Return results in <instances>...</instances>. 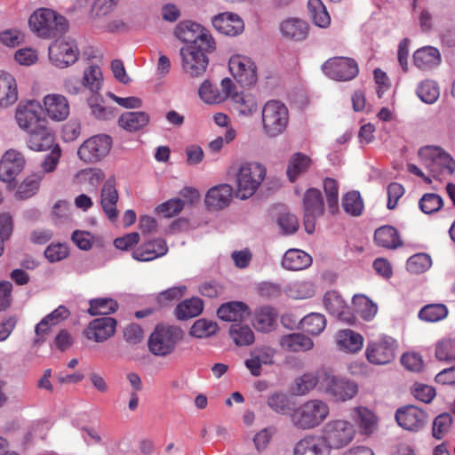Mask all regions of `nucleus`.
I'll return each mask as SVG.
<instances>
[{
  "label": "nucleus",
  "mask_w": 455,
  "mask_h": 455,
  "mask_svg": "<svg viewBox=\"0 0 455 455\" xmlns=\"http://www.w3.org/2000/svg\"><path fill=\"white\" fill-rule=\"evenodd\" d=\"M41 110L42 105L38 101L30 100L20 103L15 111L16 122L28 134V146L34 151L48 150L54 142L52 131Z\"/></svg>",
  "instance_id": "f257e3e1"
},
{
  "label": "nucleus",
  "mask_w": 455,
  "mask_h": 455,
  "mask_svg": "<svg viewBox=\"0 0 455 455\" xmlns=\"http://www.w3.org/2000/svg\"><path fill=\"white\" fill-rule=\"evenodd\" d=\"M330 414L328 403L321 399H310L293 408L289 419L298 430H311L321 426Z\"/></svg>",
  "instance_id": "f03ea898"
},
{
  "label": "nucleus",
  "mask_w": 455,
  "mask_h": 455,
  "mask_svg": "<svg viewBox=\"0 0 455 455\" xmlns=\"http://www.w3.org/2000/svg\"><path fill=\"white\" fill-rule=\"evenodd\" d=\"M267 175L266 167L258 162H243L235 173L236 189L235 195L241 200L251 197Z\"/></svg>",
  "instance_id": "7ed1b4c3"
},
{
  "label": "nucleus",
  "mask_w": 455,
  "mask_h": 455,
  "mask_svg": "<svg viewBox=\"0 0 455 455\" xmlns=\"http://www.w3.org/2000/svg\"><path fill=\"white\" fill-rule=\"evenodd\" d=\"M31 29L43 38H52L66 29V20L51 9L36 10L28 20Z\"/></svg>",
  "instance_id": "20e7f679"
},
{
  "label": "nucleus",
  "mask_w": 455,
  "mask_h": 455,
  "mask_svg": "<svg viewBox=\"0 0 455 455\" xmlns=\"http://www.w3.org/2000/svg\"><path fill=\"white\" fill-rule=\"evenodd\" d=\"M289 123V112L284 104L278 100H268L262 109L263 132L270 138L284 132Z\"/></svg>",
  "instance_id": "39448f33"
},
{
  "label": "nucleus",
  "mask_w": 455,
  "mask_h": 455,
  "mask_svg": "<svg viewBox=\"0 0 455 455\" xmlns=\"http://www.w3.org/2000/svg\"><path fill=\"white\" fill-rule=\"evenodd\" d=\"M320 392L336 402H346L356 395L358 386L355 382L346 378L336 376L328 371H323Z\"/></svg>",
  "instance_id": "423d86ee"
},
{
  "label": "nucleus",
  "mask_w": 455,
  "mask_h": 455,
  "mask_svg": "<svg viewBox=\"0 0 455 455\" xmlns=\"http://www.w3.org/2000/svg\"><path fill=\"white\" fill-rule=\"evenodd\" d=\"M184 331L177 326L157 325L148 339V348L156 355L165 356L172 353L182 340Z\"/></svg>",
  "instance_id": "0eeeda50"
},
{
  "label": "nucleus",
  "mask_w": 455,
  "mask_h": 455,
  "mask_svg": "<svg viewBox=\"0 0 455 455\" xmlns=\"http://www.w3.org/2000/svg\"><path fill=\"white\" fill-rule=\"evenodd\" d=\"M422 164L428 169L434 177L442 174H451L455 170L452 157L439 147L427 146L419 150Z\"/></svg>",
  "instance_id": "6e6552de"
},
{
  "label": "nucleus",
  "mask_w": 455,
  "mask_h": 455,
  "mask_svg": "<svg viewBox=\"0 0 455 455\" xmlns=\"http://www.w3.org/2000/svg\"><path fill=\"white\" fill-rule=\"evenodd\" d=\"M355 435L354 425L343 419L329 421L325 424L322 435L331 451L332 449H341L348 445Z\"/></svg>",
  "instance_id": "1a4fd4ad"
},
{
  "label": "nucleus",
  "mask_w": 455,
  "mask_h": 455,
  "mask_svg": "<svg viewBox=\"0 0 455 455\" xmlns=\"http://www.w3.org/2000/svg\"><path fill=\"white\" fill-rule=\"evenodd\" d=\"M204 45H187L180 51L183 70L193 77L203 75L208 66L207 53L214 49H204Z\"/></svg>",
  "instance_id": "9d476101"
},
{
  "label": "nucleus",
  "mask_w": 455,
  "mask_h": 455,
  "mask_svg": "<svg viewBox=\"0 0 455 455\" xmlns=\"http://www.w3.org/2000/svg\"><path fill=\"white\" fill-rule=\"evenodd\" d=\"M303 224L307 234H313L316 220L324 213V204L321 191L317 188H308L303 196Z\"/></svg>",
  "instance_id": "9b49d317"
},
{
  "label": "nucleus",
  "mask_w": 455,
  "mask_h": 455,
  "mask_svg": "<svg viewBox=\"0 0 455 455\" xmlns=\"http://www.w3.org/2000/svg\"><path fill=\"white\" fill-rule=\"evenodd\" d=\"M174 34L180 41L188 45H204V49H214L215 42L212 36L199 24L189 20L180 22Z\"/></svg>",
  "instance_id": "f8f14e48"
},
{
  "label": "nucleus",
  "mask_w": 455,
  "mask_h": 455,
  "mask_svg": "<svg viewBox=\"0 0 455 455\" xmlns=\"http://www.w3.org/2000/svg\"><path fill=\"white\" fill-rule=\"evenodd\" d=\"M395 340L389 336L383 335L368 341L365 355L371 363L387 364L395 359Z\"/></svg>",
  "instance_id": "ddd939ff"
},
{
  "label": "nucleus",
  "mask_w": 455,
  "mask_h": 455,
  "mask_svg": "<svg viewBox=\"0 0 455 455\" xmlns=\"http://www.w3.org/2000/svg\"><path fill=\"white\" fill-rule=\"evenodd\" d=\"M112 147V139L106 134L86 140L78 148L77 155L84 163L94 164L107 156Z\"/></svg>",
  "instance_id": "4468645a"
},
{
  "label": "nucleus",
  "mask_w": 455,
  "mask_h": 455,
  "mask_svg": "<svg viewBox=\"0 0 455 455\" xmlns=\"http://www.w3.org/2000/svg\"><path fill=\"white\" fill-rule=\"evenodd\" d=\"M322 68L326 76L337 81L352 80L359 72L356 61L347 57L329 59Z\"/></svg>",
  "instance_id": "2eb2a0df"
},
{
  "label": "nucleus",
  "mask_w": 455,
  "mask_h": 455,
  "mask_svg": "<svg viewBox=\"0 0 455 455\" xmlns=\"http://www.w3.org/2000/svg\"><path fill=\"white\" fill-rule=\"evenodd\" d=\"M79 51L75 41L57 40L49 47V58L52 64L65 68L78 60Z\"/></svg>",
  "instance_id": "dca6fc26"
},
{
  "label": "nucleus",
  "mask_w": 455,
  "mask_h": 455,
  "mask_svg": "<svg viewBox=\"0 0 455 455\" xmlns=\"http://www.w3.org/2000/svg\"><path fill=\"white\" fill-rule=\"evenodd\" d=\"M228 65L230 72L243 86H250L256 83V66L251 58L235 55L230 58Z\"/></svg>",
  "instance_id": "f3484780"
},
{
  "label": "nucleus",
  "mask_w": 455,
  "mask_h": 455,
  "mask_svg": "<svg viewBox=\"0 0 455 455\" xmlns=\"http://www.w3.org/2000/svg\"><path fill=\"white\" fill-rule=\"evenodd\" d=\"M427 418L426 411L414 405L403 406L395 412L397 424L411 432H418L423 428L427 422Z\"/></svg>",
  "instance_id": "a211bd4d"
},
{
  "label": "nucleus",
  "mask_w": 455,
  "mask_h": 455,
  "mask_svg": "<svg viewBox=\"0 0 455 455\" xmlns=\"http://www.w3.org/2000/svg\"><path fill=\"white\" fill-rule=\"evenodd\" d=\"M42 109L51 120L61 122L69 116V101L62 94L50 93L44 97Z\"/></svg>",
  "instance_id": "6ab92c4d"
},
{
  "label": "nucleus",
  "mask_w": 455,
  "mask_h": 455,
  "mask_svg": "<svg viewBox=\"0 0 455 455\" xmlns=\"http://www.w3.org/2000/svg\"><path fill=\"white\" fill-rule=\"evenodd\" d=\"M24 166L25 159L21 153L16 150L6 151L0 160V180L4 182L14 180Z\"/></svg>",
  "instance_id": "aec40b11"
},
{
  "label": "nucleus",
  "mask_w": 455,
  "mask_h": 455,
  "mask_svg": "<svg viewBox=\"0 0 455 455\" xmlns=\"http://www.w3.org/2000/svg\"><path fill=\"white\" fill-rule=\"evenodd\" d=\"M331 452L322 435H306L293 447V455H331Z\"/></svg>",
  "instance_id": "412c9836"
},
{
  "label": "nucleus",
  "mask_w": 455,
  "mask_h": 455,
  "mask_svg": "<svg viewBox=\"0 0 455 455\" xmlns=\"http://www.w3.org/2000/svg\"><path fill=\"white\" fill-rule=\"evenodd\" d=\"M220 85L222 91L213 86L209 81H204L199 89L200 98L207 104H218L228 99L231 89H234L232 80L224 78Z\"/></svg>",
  "instance_id": "4be33fe9"
},
{
  "label": "nucleus",
  "mask_w": 455,
  "mask_h": 455,
  "mask_svg": "<svg viewBox=\"0 0 455 455\" xmlns=\"http://www.w3.org/2000/svg\"><path fill=\"white\" fill-rule=\"evenodd\" d=\"M116 325V321L112 317L97 318L89 323L84 335L88 339L103 342L115 333Z\"/></svg>",
  "instance_id": "5701e85b"
},
{
  "label": "nucleus",
  "mask_w": 455,
  "mask_h": 455,
  "mask_svg": "<svg viewBox=\"0 0 455 455\" xmlns=\"http://www.w3.org/2000/svg\"><path fill=\"white\" fill-rule=\"evenodd\" d=\"M168 247L165 241L156 238L141 244L132 252V258L139 261H150L165 255Z\"/></svg>",
  "instance_id": "b1692460"
},
{
  "label": "nucleus",
  "mask_w": 455,
  "mask_h": 455,
  "mask_svg": "<svg viewBox=\"0 0 455 455\" xmlns=\"http://www.w3.org/2000/svg\"><path fill=\"white\" fill-rule=\"evenodd\" d=\"M233 188L228 184H220L210 188L205 196V204L211 210H222L228 206Z\"/></svg>",
  "instance_id": "393cba45"
},
{
  "label": "nucleus",
  "mask_w": 455,
  "mask_h": 455,
  "mask_svg": "<svg viewBox=\"0 0 455 455\" xmlns=\"http://www.w3.org/2000/svg\"><path fill=\"white\" fill-rule=\"evenodd\" d=\"M213 27L221 34L235 36L243 32V21L238 15L225 12L215 16L212 19Z\"/></svg>",
  "instance_id": "a878e982"
},
{
  "label": "nucleus",
  "mask_w": 455,
  "mask_h": 455,
  "mask_svg": "<svg viewBox=\"0 0 455 455\" xmlns=\"http://www.w3.org/2000/svg\"><path fill=\"white\" fill-rule=\"evenodd\" d=\"M117 200L118 193L116 189V180L114 178H109L106 180L101 189L100 204L104 212L110 220H116L117 219Z\"/></svg>",
  "instance_id": "bb28decb"
},
{
  "label": "nucleus",
  "mask_w": 455,
  "mask_h": 455,
  "mask_svg": "<svg viewBox=\"0 0 455 455\" xmlns=\"http://www.w3.org/2000/svg\"><path fill=\"white\" fill-rule=\"evenodd\" d=\"M280 31L283 36L288 39L302 41L307 37L309 27L306 21L300 19L290 18L280 24Z\"/></svg>",
  "instance_id": "cd10ccee"
},
{
  "label": "nucleus",
  "mask_w": 455,
  "mask_h": 455,
  "mask_svg": "<svg viewBox=\"0 0 455 455\" xmlns=\"http://www.w3.org/2000/svg\"><path fill=\"white\" fill-rule=\"evenodd\" d=\"M228 98L233 103L234 109L240 116H251L258 109L257 100L251 94L233 92V89H231Z\"/></svg>",
  "instance_id": "c85d7f7f"
},
{
  "label": "nucleus",
  "mask_w": 455,
  "mask_h": 455,
  "mask_svg": "<svg viewBox=\"0 0 455 455\" xmlns=\"http://www.w3.org/2000/svg\"><path fill=\"white\" fill-rule=\"evenodd\" d=\"M280 346L289 352H304L313 348V340L303 333L283 335L279 339Z\"/></svg>",
  "instance_id": "c756f323"
},
{
  "label": "nucleus",
  "mask_w": 455,
  "mask_h": 455,
  "mask_svg": "<svg viewBox=\"0 0 455 455\" xmlns=\"http://www.w3.org/2000/svg\"><path fill=\"white\" fill-rule=\"evenodd\" d=\"M217 315L223 321L238 323L249 315L248 307L240 301L227 302L219 307Z\"/></svg>",
  "instance_id": "7c9ffc66"
},
{
  "label": "nucleus",
  "mask_w": 455,
  "mask_h": 455,
  "mask_svg": "<svg viewBox=\"0 0 455 455\" xmlns=\"http://www.w3.org/2000/svg\"><path fill=\"white\" fill-rule=\"evenodd\" d=\"M312 264V257L299 249L288 250L282 260V266L288 270L298 271L308 267Z\"/></svg>",
  "instance_id": "2f4dec72"
},
{
  "label": "nucleus",
  "mask_w": 455,
  "mask_h": 455,
  "mask_svg": "<svg viewBox=\"0 0 455 455\" xmlns=\"http://www.w3.org/2000/svg\"><path fill=\"white\" fill-rule=\"evenodd\" d=\"M441 62L440 52L431 46L422 47L413 54V63L420 69H429L436 67Z\"/></svg>",
  "instance_id": "473e14b6"
},
{
  "label": "nucleus",
  "mask_w": 455,
  "mask_h": 455,
  "mask_svg": "<svg viewBox=\"0 0 455 455\" xmlns=\"http://www.w3.org/2000/svg\"><path fill=\"white\" fill-rule=\"evenodd\" d=\"M335 339L339 349L349 353L361 350L363 345V336L348 329L338 331Z\"/></svg>",
  "instance_id": "72a5a7b5"
},
{
  "label": "nucleus",
  "mask_w": 455,
  "mask_h": 455,
  "mask_svg": "<svg viewBox=\"0 0 455 455\" xmlns=\"http://www.w3.org/2000/svg\"><path fill=\"white\" fill-rule=\"evenodd\" d=\"M276 311L271 307H261L258 308L253 316V325L256 330L262 332L272 331L276 324Z\"/></svg>",
  "instance_id": "f704fd0d"
},
{
  "label": "nucleus",
  "mask_w": 455,
  "mask_h": 455,
  "mask_svg": "<svg viewBox=\"0 0 455 455\" xmlns=\"http://www.w3.org/2000/svg\"><path fill=\"white\" fill-rule=\"evenodd\" d=\"M148 122L149 116L143 111L125 112L118 119L119 126L130 132L145 127Z\"/></svg>",
  "instance_id": "c9c22d12"
},
{
  "label": "nucleus",
  "mask_w": 455,
  "mask_h": 455,
  "mask_svg": "<svg viewBox=\"0 0 455 455\" xmlns=\"http://www.w3.org/2000/svg\"><path fill=\"white\" fill-rule=\"evenodd\" d=\"M44 180L42 172H35L28 176L18 187L15 196L20 200H26L35 196Z\"/></svg>",
  "instance_id": "e433bc0d"
},
{
  "label": "nucleus",
  "mask_w": 455,
  "mask_h": 455,
  "mask_svg": "<svg viewBox=\"0 0 455 455\" xmlns=\"http://www.w3.org/2000/svg\"><path fill=\"white\" fill-rule=\"evenodd\" d=\"M374 240L379 246L395 249L402 245L396 229L391 226L379 228L374 234Z\"/></svg>",
  "instance_id": "4c0bfd02"
},
{
  "label": "nucleus",
  "mask_w": 455,
  "mask_h": 455,
  "mask_svg": "<svg viewBox=\"0 0 455 455\" xmlns=\"http://www.w3.org/2000/svg\"><path fill=\"white\" fill-rule=\"evenodd\" d=\"M355 419L363 435H371L378 427V419L375 414L365 407L355 409Z\"/></svg>",
  "instance_id": "58836bf2"
},
{
  "label": "nucleus",
  "mask_w": 455,
  "mask_h": 455,
  "mask_svg": "<svg viewBox=\"0 0 455 455\" xmlns=\"http://www.w3.org/2000/svg\"><path fill=\"white\" fill-rule=\"evenodd\" d=\"M311 164L312 161L307 155L300 152L294 153L289 160L286 171L289 180L291 182L294 181L300 174L308 170Z\"/></svg>",
  "instance_id": "ea45409f"
},
{
  "label": "nucleus",
  "mask_w": 455,
  "mask_h": 455,
  "mask_svg": "<svg viewBox=\"0 0 455 455\" xmlns=\"http://www.w3.org/2000/svg\"><path fill=\"white\" fill-rule=\"evenodd\" d=\"M229 337L238 347L251 345L254 340V333L251 327L241 323H235L229 327Z\"/></svg>",
  "instance_id": "a19ab883"
},
{
  "label": "nucleus",
  "mask_w": 455,
  "mask_h": 455,
  "mask_svg": "<svg viewBox=\"0 0 455 455\" xmlns=\"http://www.w3.org/2000/svg\"><path fill=\"white\" fill-rule=\"evenodd\" d=\"M203 309V300L199 298H191L180 303L175 309V314L179 320H187L197 316Z\"/></svg>",
  "instance_id": "79ce46f5"
},
{
  "label": "nucleus",
  "mask_w": 455,
  "mask_h": 455,
  "mask_svg": "<svg viewBox=\"0 0 455 455\" xmlns=\"http://www.w3.org/2000/svg\"><path fill=\"white\" fill-rule=\"evenodd\" d=\"M307 8L315 26L323 28L329 27L331 17L321 0H308Z\"/></svg>",
  "instance_id": "37998d69"
},
{
  "label": "nucleus",
  "mask_w": 455,
  "mask_h": 455,
  "mask_svg": "<svg viewBox=\"0 0 455 455\" xmlns=\"http://www.w3.org/2000/svg\"><path fill=\"white\" fill-rule=\"evenodd\" d=\"M323 377V371H318L316 375L307 373L296 379L294 392L297 395H304L310 391L318 388L320 391V380Z\"/></svg>",
  "instance_id": "c03bdc74"
},
{
  "label": "nucleus",
  "mask_w": 455,
  "mask_h": 455,
  "mask_svg": "<svg viewBox=\"0 0 455 455\" xmlns=\"http://www.w3.org/2000/svg\"><path fill=\"white\" fill-rule=\"evenodd\" d=\"M352 302L357 313L366 321L372 320L378 312L377 305L364 295H355Z\"/></svg>",
  "instance_id": "a18cd8bd"
},
{
  "label": "nucleus",
  "mask_w": 455,
  "mask_h": 455,
  "mask_svg": "<svg viewBox=\"0 0 455 455\" xmlns=\"http://www.w3.org/2000/svg\"><path fill=\"white\" fill-rule=\"evenodd\" d=\"M102 73L99 66L91 65L84 71L83 85L88 88L92 94L98 93L102 85Z\"/></svg>",
  "instance_id": "49530a36"
},
{
  "label": "nucleus",
  "mask_w": 455,
  "mask_h": 455,
  "mask_svg": "<svg viewBox=\"0 0 455 455\" xmlns=\"http://www.w3.org/2000/svg\"><path fill=\"white\" fill-rule=\"evenodd\" d=\"M323 190L326 196L327 209L332 214L339 212V184L336 180H323Z\"/></svg>",
  "instance_id": "de8ad7c7"
},
{
  "label": "nucleus",
  "mask_w": 455,
  "mask_h": 455,
  "mask_svg": "<svg viewBox=\"0 0 455 455\" xmlns=\"http://www.w3.org/2000/svg\"><path fill=\"white\" fill-rule=\"evenodd\" d=\"M286 293L294 299H306L315 295V288L311 282L297 281L288 286Z\"/></svg>",
  "instance_id": "09e8293b"
},
{
  "label": "nucleus",
  "mask_w": 455,
  "mask_h": 455,
  "mask_svg": "<svg viewBox=\"0 0 455 455\" xmlns=\"http://www.w3.org/2000/svg\"><path fill=\"white\" fill-rule=\"evenodd\" d=\"M341 206L349 215L359 216L363 210V203L357 191L347 192L342 196Z\"/></svg>",
  "instance_id": "8fccbe9b"
},
{
  "label": "nucleus",
  "mask_w": 455,
  "mask_h": 455,
  "mask_svg": "<svg viewBox=\"0 0 455 455\" xmlns=\"http://www.w3.org/2000/svg\"><path fill=\"white\" fill-rule=\"evenodd\" d=\"M88 106L92 115L97 119L107 120L114 116L113 108L104 105V100L99 92L92 94L88 99Z\"/></svg>",
  "instance_id": "3c124183"
},
{
  "label": "nucleus",
  "mask_w": 455,
  "mask_h": 455,
  "mask_svg": "<svg viewBox=\"0 0 455 455\" xmlns=\"http://www.w3.org/2000/svg\"><path fill=\"white\" fill-rule=\"evenodd\" d=\"M301 328L312 335L320 334L326 326V319L323 315L311 313L306 315L300 322Z\"/></svg>",
  "instance_id": "603ef678"
},
{
  "label": "nucleus",
  "mask_w": 455,
  "mask_h": 455,
  "mask_svg": "<svg viewBox=\"0 0 455 455\" xmlns=\"http://www.w3.org/2000/svg\"><path fill=\"white\" fill-rule=\"evenodd\" d=\"M448 309L443 304H429L423 307L419 312V317L426 322H438L445 318Z\"/></svg>",
  "instance_id": "864d4df0"
},
{
  "label": "nucleus",
  "mask_w": 455,
  "mask_h": 455,
  "mask_svg": "<svg viewBox=\"0 0 455 455\" xmlns=\"http://www.w3.org/2000/svg\"><path fill=\"white\" fill-rule=\"evenodd\" d=\"M218 330L219 326L216 322L201 318L194 323L190 334L198 339H204L214 335Z\"/></svg>",
  "instance_id": "5fc2aeb1"
},
{
  "label": "nucleus",
  "mask_w": 455,
  "mask_h": 455,
  "mask_svg": "<svg viewBox=\"0 0 455 455\" xmlns=\"http://www.w3.org/2000/svg\"><path fill=\"white\" fill-rule=\"evenodd\" d=\"M117 309V303L112 299H95L90 301L88 312L91 315H108Z\"/></svg>",
  "instance_id": "6e6d98bb"
},
{
  "label": "nucleus",
  "mask_w": 455,
  "mask_h": 455,
  "mask_svg": "<svg viewBox=\"0 0 455 455\" xmlns=\"http://www.w3.org/2000/svg\"><path fill=\"white\" fill-rule=\"evenodd\" d=\"M417 94L422 101L432 104L439 97L438 85L432 80H426L419 85Z\"/></svg>",
  "instance_id": "4d7b16f0"
},
{
  "label": "nucleus",
  "mask_w": 455,
  "mask_h": 455,
  "mask_svg": "<svg viewBox=\"0 0 455 455\" xmlns=\"http://www.w3.org/2000/svg\"><path fill=\"white\" fill-rule=\"evenodd\" d=\"M432 265V259L426 253H417L410 257L406 263L408 271L413 274H421L427 271Z\"/></svg>",
  "instance_id": "13d9d810"
},
{
  "label": "nucleus",
  "mask_w": 455,
  "mask_h": 455,
  "mask_svg": "<svg viewBox=\"0 0 455 455\" xmlns=\"http://www.w3.org/2000/svg\"><path fill=\"white\" fill-rule=\"evenodd\" d=\"M452 424V418L450 413L443 412L435 418L432 426V435L437 439L441 440L450 431Z\"/></svg>",
  "instance_id": "bf43d9fd"
},
{
  "label": "nucleus",
  "mask_w": 455,
  "mask_h": 455,
  "mask_svg": "<svg viewBox=\"0 0 455 455\" xmlns=\"http://www.w3.org/2000/svg\"><path fill=\"white\" fill-rule=\"evenodd\" d=\"M323 304L326 310L331 315L340 317L344 313L345 302L340 295L334 291H330L325 293Z\"/></svg>",
  "instance_id": "052dcab7"
},
{
  "label": "nucleus",
  "mask_w": 455,
  "mask_h": 455,
  "mask_svg": "<svg viewBox=\"0 0 455 455\" xmlns=\"http://www.w3.org/2000/svg\"><path fill=\"white\" fill-rule=\"evenodd\" d=\"M420 210L426 214L434 213L443 204L442 197L435 193L425 194L419 202Z\"/></svg>",
  "instance_id": "680f3d73"
},
{
  "label": "nucleus",
  "mask_w": 455,
  "mask_h": 455,
  "mask_svg": "<svg viewBox=\"0 0 455 455\" xmlns=\"http://www.w3.org/2000/svg\"><path fill=\"white\" fill-rule=\"evenodd\" d=\"M267 405L276 413L289 414L291 411L290 409V399L288 395L283 393H275L267 399Z\"/></svg>",
  "instance_id": "e2e57ef3"
},
{
  "label": "nucleus",
  "mask_w": 455,
  "mask_h": 455,
  "mask_svg": "<svg viewBox=\"0 0 455 455\" xmlns=\"http://www.w3.org/2000/svg\"><path fill=\"white\" fill-rule=\"evenodd\" d=\"M435 356L440 361L455 360V339L438 342L435 348Z\"/></svg>",
  "instance_id": "0e129e2a"
},
{
  "label": "nucleus",
  "mask_w": 455,
  "mask_h": 455,
  "mask_svg": "<svg viewBox=\"0 0 455 455\" xmlns=\"http://www.w3.org/2000/svg\"><path fill=\"white\" fill-rule=\"evenodd\" d=\"M13 230L12 217L4 212L0 214V256L4 251V242L7 241L12 235Z\"/></svg>",
  "instance_id": "69168bd1"
},
{
  "label": "nucleus",
  "mask_w": 455,
  "mask_h": 455,
  "mask_svg": "<svg viewBox=\"0 0 455 455\" xmlns=\"http://www.w3.org/2000/svg\"><path fill=\"white\" fill-rule=\"evenodd\" d=\"M277 223L284 235L294 234L299 227L298 217L291 212L282 213L277 219Z\"/></svg>",
  "instance_id": "338daca9"
},
{
  "label": "nucleus",
  "mask_w": 455,
  "mask_h": 455,
  "mask_svg": "<svg viewBox=\"0 0 455 455\" xmlns=\"http://www.w3.org/2000/svg\"><path fill=\"white\" fill-rule=\"evenodd\" d=\"M185 203L180 198L170 199L157 207L159 212L165 218H172L180 213L184 208Z\"/></svg>",
  "instance_id": "774afa93"
}]
</instances>
